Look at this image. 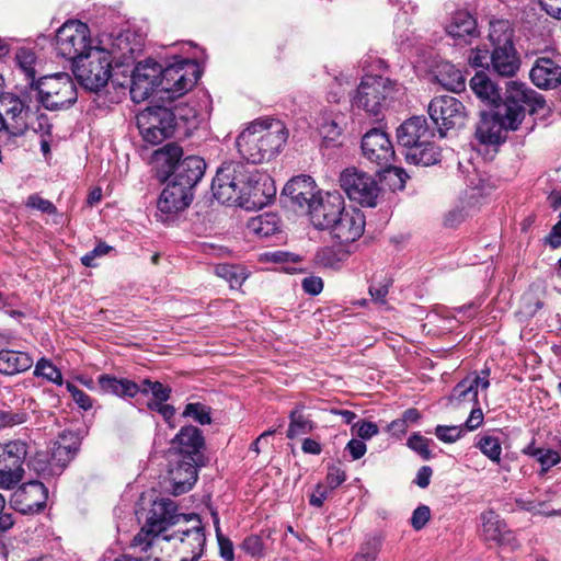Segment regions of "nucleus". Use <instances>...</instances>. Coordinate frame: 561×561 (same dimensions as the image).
Returning <instances> with one entry per match:
<instances>
[{"instance_id": "nucleus-1", "label": "nucleus", "mask_w": 561, "mask_h": 561, "mask_svg": "<svg viewBox=\"0 0 561 561\" xmlns=\"http://www.w3.org/2000/svg\"><path fill=\"white\" fill-rule=\"evenodd\" d=\"M214 197L222 204H237L247 209L265 206L275 196L272 179L254 165L241 161H226L211 182Z\"/></svg>"}, {"instance_id": "nucleus-2", "label": "nucleus", "mask_w": 561, "mask_h": 561, "mask_svg": "<svg viewBox=\"0 0 561 561\" xmlns=\"http://www.w3.org/2000/svg\"><path fill=\"white\" fill-rule=\"evenodd\" d=\"M546 106V100L530 87L519 81L506 83L505 98L491 114H482L476 137L484 145H500L508 130H516L526 111L535 113Z\"/></svg>"}, {"instance_id": "nucleus-3", "label": "nucleus", "mask_w": 561, "mask_h": 561, "mask_svg": "<svg viewBox=\"0 0 561 561\" xmlns=\"http://www.w3.org/2000/svg\"><path fill=\"white\" fill-rule=\"evenodd\" d=\"M198 78L197 65L188 59L165 68L153 59H146L138 62L133 71L130 96L134 102L140 103L161 87L159 92L173 100L191 90Z\"/></svg>"}, {"instance_id": "nucleus-4", "label": "nucleus", "mask_w": 561, "mask_h": 561, "mask_svg": "<svg viewBox=\"0 0 561 561\" xmlns=\"http://www.w3.org/2000/svg\"><path fill=\"white\" fill-rule=\"evenodd\" d=\"M193 517L199 516L180 514L173 500L159 499L153 502L145 525L133 539L131 547L139 552H164L172 542L171 535H184L185 529H190Z\"/></svg>"}, {"instance_id": "nucleus-5", "label": "nucleus", "mask_w": 561, "mask_h": 561, "mask_svg": "<svg viewBox=\"0 0 561 561\" xmlns=\"http://www.w3.org/2000/svg\"><path fill=\"white\" fill-rule=\"evenodd\" d=\"M287 137L288 133L280 121L264 118L252 122L243 129L236 145L240 156L253 165L275 157Z\"/></svg>"}, {"instance_id": "nucleus-6", "label": "nucleus", "mask_w": 561, "mask_h": 561, "mask_svg": "<svg viewBox=\"0 0 561 561\" xmlns=\"http://www.w3.org/2000/svg\"><path fill=\"white\" fill-rule=\"evenodd\" d=\"M0 122L2 128L12 136H22L33 130L42 136H49L51 124L48 116L37 105H32L27 93L0 95Z\"/></svg>"}, {"instance_id": "nucleus-7", "label": "nucleus", "mask_w": 561, "mask_h": 561, "mask_svg": "<svg viewBox=\"0 0 561 561\" xmlns=\"http://www.w3.org/2000/svg\"><path fill=\"white\" fill-rule=\"evenodd\" d=\"M182 156L183 149L175 144H168L157 150L153 156L157 176L161 182L172 181L193 193L205 173L206 162L198 156Z\"/></svg>"}, {"instance_id": "nucleus-8", "label": "nucleus", "mask_w": 561, "mask_h": 561, "mask_svg": "<svg viewBox=\"0 0 561 561\" xmlns=\"http://www.w3.org/2000/svg\"><path fill=\"white\" fill-rule=\"evenodd\" d=\"M31 90L36 92L37 102L50 112L68 110L78 99L76 83L66 72L41 77Z\"/></svg>"}, {"instance_id": "nucleus-9", "label": "nucleus", "mask_w": 561, "mask_h": 561, "mask_svg": "<svg viewBox=\"0 0 561 561\" xmlns=\"http://www.w3.org/2000/svg\"><path fill=\"white\" fill-rule=\"evenodd\" d=\"M514 31L507 20L490 22L489 38L493 45L491 65L502 77H513L520 67V59L515 49Z\"/></svg>"}, {"instance_id": "nucleus-10", "label": "nucleus", "mask_w": 561, "mask_h": 561, "mask_svg": "<svg viewBox=\"0 0 561 561\" xmlns=\"http://www.w3.org/2000/svg\"><path fill=\"white\" fill-rule=\"evenodd\" d=\"M398 83L381 75H366L352 98V106L378 116L393 98Z\"/></svg>"}, {"instance_id": "nucleus-11", "label": "nucleus", "mask_w": 561, "mask_h": 561, "mask_svg": "<svg viewBox=\"0 0 561 561\" xmlns=\"http://www.w3.org/2000/svg\"><path fill=\"white\" fill-rule=\"evenodd\" d=\"M113 58L107 47L98 46L90 54L72 65V71L78 82L91 92H99L106 87L112 77Z\"/></svg>"}, {"instance_id": "nucleus-12", "label": "nucleus", "mask_w": 561, "mask_h": 561, "mask_svg": "<svg viewBox=\"0 0 561 561\" xmlns=\"http://www.w3.org/2000/svg\"><path fill=\"white\" fill-rule=\"evenodd\" d=\"M89 26L80 21L64 23L56 33V49L60 56L72 65L94 49Z\"/></svg>"}, {"instance_id": "nucleus-13", "label": "nucleus", "mask_w": 561, "mask_h": 561, "mask_svg": "<svg viewBox=\"0 0 561 561\" xmlns=\"http://www.w3.org/2000/svg\"><path fill=\"white\" fill-rule=\"evenodd\" d=\"M176 114L165 106H150L137 116V126L145 141L161 144L173 135Z\"/></svg>"}, {"instance_id": "nucleus-14", "label": "nucleus", "mask_w": 561, "mask_h": 561, "mask_svg": "<svg viewBox=\"0 0 561 561\" xmlns=\"http://www.w3.org/2000/svg\"><path fill=\"white\" fill-rule=\"evenodd\" d=\"M340 184L350 199L365 207H375L380 194L377 180L356 168H348L340 175Z\"/></svg>"}, {"instance_id": "nucleus-15", "label": "nucleus", "mask_w": 561, "mask_h": 561, "mask_svg": "<svg viewBox=\"0 0 561 561\" xmlns=\"http://www.w3.org/2000/svg\"><path fill=\"white\" fill-rule=\"evenodd\" d=\"M427 112L442 137L445 136V130L461 128L467 121L465 105L451 95L434 98L428 104Z\"/></svg>"}, {"instance_id": "nucleus-16", "label": "nucleus", "mask_w": 561, "mask_h": 561, "mask_svg": "<svg viewBox=\"0 0 561 561\" xmlns=\"http://www.w3.org/2000/svg\"><path fill=\"white\" fill-rule=\"evenodd\" d=\"M27 456V444L21 439L0 444V484L7 489L16 485L23 478V463Z\"/></svg>"}, {"instance_id": "nucleus-17", "label": "nucleus", "mask_w": 561, "mask_h": 561, "mask_svg": "<svg viewBox=\"0 0 561 561\" xmlns=\"http://www.w3.org/2000/svg\"><path fill=\"white\" fill-rule=\"evenodd\" d=\"M344 208V198L339 192H327L319 194L317 199L309 205L307 213L314 228L329 230Z\"/></svg>"}, {"instance_id": "nucleus-18", "label": "nucleus", "mask_w": 561, "mask_h": 561, "mask_svg": "<svg viewBox=\"0 0 561 561\" xmlns=\"http://www.w3.org/2000/svg\"><path fill=\"white\" fill-rule=\"evenodd\" d=\"M490 369L484 368L480 374L473 373L460 380L448 396V405L460 409L465 405H479V389L486 390L490 387Z\"/></svg>"}, {"instance_id": "nucleus-19", "label": "nucleus", "mask_w": 561, "mask_h": 561, "mask_svg": "<svg viewBox=\"0 0 561 561\" xmlns=\"http://www.w3.org/2000/svg\"><path fill=\"white\" fill-rule=\"evenodd\" d=\"M320 192L310 175H298L289 180L283 188V197L285 204L293 207L296 211H308Z\"/></svg>"}, {"instance_id": "nucleus-20", "label": "nucleus", "mask_w": 561, "mask_h": 561, "mask_svg": "<svg viewBox=\"0 0 561 561\" xmlns=\"http://www.w3.org/2000/svg\"><path fill=\"white\" fill-rule=\"evenodd\" d=\"M364 157L380 168H388L394 159V150L388 134L373 128L362 139Z\"/></svg>"}, {"instance_id": "nucleus-21", "label": "nucleus", "mask_w": 561, "mask_h": 561, "mask_svg": "<svg viewBox=\"0 0 561 561\" xmlns=\"http://www.w3.org/2000/svg\"><path fill=\"white\" fill-rule=\"evenodd\" d=\"M191 520L192 525L190 529H185L184 535H171L172 542L164 551L172 548L183 554L182 558L195 561L203 553L206 536L201 518L193 517Z\"/></svg>"}, {"instance_id": "nucleus-22", "label": "nucleus", "mask_w": 561, "mask_h": 561, "mask_svg": "<svg viewBox=\"0 0 561 561\" xmlns=\"http://www.w3.org/2000/svg\"><path fill=\"white\" fill-rule=\"evenodd\" d=\"M204 465V460L193 462L184 457L171 455L168 473L173 494L180 495L190 491L197 480V468Z\"/></svg>"}, {"instance_id": "nucleus-23", "label": "nucleus", "mask_w": 561, "mask_h": 561, "mask_svg": "<svg viewBox=\"0 0 561 561\" xmlns=\"http://www.w3.org/2000/svg\"><path fill=\"white\" fill-rule=\"evenodd\" d=\"M365 217L358 209H346L336 218L329 231L332 238L341 243H351L359 239L364 232Z\"/></svg>"}, {"instance_id": "nucleus-24", "label": "nucleus", "mask_w": 561, "mask_h": 561, "mask_svg": "<svg viewBox=\"0 0 561 561\" xmlns=\"http://www.w3.org/2000/svg\"><path fill=\"white\" fill-rule=\"evenodd\" d=\"M205 440L202 431L193 425L183 426L172 440L173 456L190 460H204L203 447Z\"/></svg>"}, {"instance_id": "nucleus-25", "label": "nucleus", "mask_w": 561, "mask_h": 561, "mask_svg": "<svg viewBox=\"0 0 561 561\" xmlns=\"http://www.w3.org/2000/svg\"><path fill=\"white\" fill-rule=\"evenodd\" d=\"M433 137L434 131L428 128L423 116L411 117L397 129L398 144L405 150L419 144H424Z\"/></svg>"}, {"instance_id": "nucleus-26", "label": "nucleus", "mask_w": 561, "mask_h": 561, "mask_svg": "<svg viewBox=\"0 0 561 561\" xmlns=\"http://www.w3.org/2000/svg\"><path fill=\"white\" fill-rule=\"evenodd\" d=\"M529 77L539 89H556L561 84V66L551 58L538 57L530 69Z\"/></svg>"}, {"instance_id": "nucleus-27", "label": "nucleus", "mask_w": 561, "mask_h": 561, "mask_svg": "<svg viewBox=\"0 0 561 561\" xmlns=\"http://www.w3.org/2000/svg\"><path fill=\"white\" fill-rule=\"evenodd\" d=\"M318 130L327 147L340 145V138L346 126L344 113L334 110H324L318 118Z\"/></svg>"}, {"instance_id": "nucleus-28", "label": "nucleus", "mask_w": 561, "mask_h": 561, "mask_svg": "<svg viewBox=\"0 0 561 561\" xmlns=\"http://www.w3.org/2000/svg\"><path fill=\"white\" fill-rule=\"evenodd\" d=\"M168 184L161 192L157 207L162 214L171 215L184 210L193 201V193L184 187L176 185L172 181H165Z\"/></svg>"}, {"instance_id": "nucleus-29", "label": "nucleus", "mask_w": 561, "mask_h": 561, "mask_svg": "<svg viewBox=\"0 0 561 561\" xmlns=\"http://www.w3.org/2000/svg\"><path fill=\"white\" fill-rule=\"evenodd\" d=\"M481 522L480 537L485 542L503 543L510 534L507 525L493 510L484 511L479 517Z\"/></svg>"}, {"instance_id": "nucleus-30", "label": "nucleus", "mask_w": 561, "mask_h": 561, "mask_svg": "<svg viewBox=\"0 0 561 561\" xmlns=\"http://www.w3.org/2000/svg\"><path fill=\"white\" fill-rule=\"evenodd\" d=\"M142 49V42L138 38L135 32L129 30L119 32L111 42L107 51L111 57L114 58L116 55L119 58L128 59L135 54L140 53Z\"/></svg>"}, {"instance_id": "nucleus-31", "label": "nucleus", "mask_w": 561, "mask_h": 561, "mask_svg": "<svg viewBox=\"0 0 561 561\" xmlns=\"http://www.w3.org/2000/svg\"><path fill=\"white\" fill-rule=\"evenodd\" d=\"M78 446L76 443L65 445L62 442L57 440L53 444L48 458L47 473L49 476H59L67 465L75 458Z\"/></svg>"}, {"instance_id": "nucleus-32", "label": "nucleus", "mask_w": 561, "mask_h": 561, "mask_svg": "<svg viewBox=\"0 0 561 561\" xmlns=\"http://www.w3.org/2000/svg\"><path fill=\"white\" fill-rule=\"evenodd\" d=\"M98 383L102 392L121 398H134L140 391V387L135 381L106 374L99 376Z\"/></svg>"}, {"instance_id": "nucleus-33", "label": "nucleus", "mask_w": 561, "mask_h": 561, "mask_svg": "<svg viewBox=\"0 0 561 561\" xmlns=\"http://www.w3.org/2000/svg\"><path fill=\"white\" fill-rule=\"evenodd\" d=\"M408 163L430 167L440 161V149L431 139L404 151Z\"/></svg>"}, {"instance_id": "nucleus-34", "label": "nucleus", "mask_w": 561, "mask_h": 561, "mask_svg": "<svg viewBox=\"0 0 561 561\" xmlns=\"http://www.w3.org/2000/svg\"><path fill=\"white\" fill-rule=\"evenodd\" d=\"M33 358L24 352L12 350L0 351V373L12 376L30 369Z\"/></svg>"}, {"instance_id": "nucleus-35", "label": "nucleus", "mask_w": 561, "mask_h": 561, "mask_svg": "<svg viewBox=\"0 0 561 561\" xmlns=\"http://www.w3.org/2000/svg\"><path fill=\"white\" fill-rule=\"evenodd\" d=\"M446 32L459 42H467V37L477 34L476 20L466 11L456 12L446 26Z\"/></svg>"}, {"instance_id": "nucleus-36", "label": "nucleus", "mask_w": 561, "mask_h": 561, "mask_svg": "<svg viewBox=\"0 0 561 561\" xmlns=\"http://www.w3.org/2000/svg\"><path fill=\"white\" fill-rule=\"evenodd\" d=\"M436 80L446 90L458 92L465 89L462 72L450 62H442L436 70Z\"/></svg>"}, {"instance_id": "nucleus-37", "label": "nucleus", "mask_w": 561, "mask_h": 561, "mask_svg": "<svg viewBox=\"0 0 561 561\" xmlns=\"http://www.w3.org/2000/svg\"><path fill=\"white\" fill-rule=\"evenodd\" d=\"M470 88L482 101L495 103L500 100V93L495 84L483 71L477 72L470 80Z\"/></svg>"}, {"instance_id": "nucleus-38", "label": "nucleus", "mask_w": 561, "mask_h": 561, "mask_svg": "<svg viewBox=\"0 0 561 561\" xmlns=\"http://www.w3.org/2000/svg\"><path fill=\"white\" fill-rule=\"evenodd\" d=\"M304 404H297L289 413L287 437L293 439L299 435L308 434L313 428V422L304 414Z\"/></svg>"}, {"instance_id": "nucleus-39", "label": "nucleus", "mask_w": 561, "mask_h": 561, "mask_svg": "<svg viewBox=\"0 0 561 561\" xmlns=\"http://www.w3.org/2000/svg\"><path fill=\"white\" fill-rule=\"evenodd\" d=\"M15 61L21 70L24 73L26 80L28 81L30 88H33L37 82L36 80V62L37 58L33 50L27 48H20L15 54Z\"/></svg>"}, {"instance_id": "nucleus-40", "label": "nucleus", "mask_w": 561, "mask_h": 561, "mask_svg": "<svg viewBox=\"0 0 561 561\" xmlns=\"http://www.w3.org/2000/svg\"><path fill=\"white\" fill-rule=\"evenodd\" d=\"M24 495L34 500L27 506L30 510L42 511L46 505V500L48 497V490L41 481L34 480L24 484L23 488Z\"/></svg>"}, {"instance_id": "nucleus-41", "label": "nucleus", "mask_w": 561, "mask_h": 561, "mask_svg": "<svg viewBox=\"0 0 561 561\" xmlns=\"http://www.w3.org/2000/svg\"><path fill=\"white\" fill-rule=\"evenodd\" d=\"M249 228L259 237H268L278 231V218L273 214H262L250 220Z\"/></svg>"}, {"instance_id": "nucleus-42", "label": "nucleus", "mask_w": 561, "mask_h": 561, "mask_svg": "<svg viewBox=\"0 0 561 561\" xmlns=\"http://www.w3.org/2000/svg\"><path fill=\"white\" fill-rule=\"evenodd\" d=\"M216 274L226 279L231 288L240 287L247 279L244 268L233 264H220L215 268Z\"/></svg>"}, {"instance_id": "nucleus-43", "label": "nucleus", "mask_w": 561, "mask_h": 561, "mask_svg": "<svg viewBox=\"0 0 561 561\" xmlns=\"http://www.w3.org/2000/svg\"><path fill=\"white\" fill-rule=\"evenodd\" d=\"M211 517L214 522L220 556L225 561H233V545L232 541L229 538L225 537L224 534L221 533L218 513L213 511Z\"/></svg>"}, {"instance_id": "nucleus-44", "label": "nucleus", "mask_w": 561, "mask_h": 561, "mask_svg": "<svg viewBox=\"0 0 561 561\" xmlns=\"http://www.w3.org/2000/svg\"><path fill=\"white\" fill-rule=\"evenodd\" d=\"M479 449L483 455H485L490 460L494 462H500L502 446L501 442L497 437L491 435H484L478 442Z\"/></svg>"}, {"instance_id": "nucleus-45", "label": "nucleus", "mask_w": 561, "mask_h": 561, "mask_svg": "<svg viewBox=\"0 0 561 561\" xmlns=\"http://www.w3.org/2000/svg\"><path fill=\"white\" fill-rule=\"evenodd\" d=\"M34 375L43 377L56 385H62V375L60 370L46 358H42L36 363Z\"/></svg>"}, {"instance_id": "nucleus-46", "label": "nucleus", "mask_w": 561, "mask_h": 561, "mask_svg": "<svg viewBox=\"0 0 561 561\" xmlns=\"http://www.w3.org/2000/svg\"><path fill=\"white\" fill-rule=\"evenodd\" d=\"M183 416L192 417L202 425L210 424V409L199 402L186 404Z\"/></svg>"}, {"instance_id": "nucleus-47", "label": "nucleus", "mask_w": 561, "mask_h": 561, "mask_svg": "<svg viewBox=\"0 0 561 561\" xmlns=\"http://www.w3.org/2000/svg\"><path fill=\"white\" fill-rule=\"evenodd\" d=\"M529 456L537 458L541 465L542 472H547L561 461L560 454L553 449H535L534 451H529Z\"/></svg>"}, {"instance_id": "nucleus-48", "label": "nucleus", "mask_w": 561, "mask_h": 561, "mask_svg": "<svg viewBox=\"0 0 561 561\" xmlns=\"http://www.w3.org/2000/svg\"><path fill=\"white\" fill-rule=\"evenodd\" d=\"M241 550L247 554L261 558L265 553V547L262 538L257 535H250L245 537L240 546Z\"/></svg>"}, {"instance_id": "nucleus-49", "label": "nucleus", "mask_w": 561, "mask_h": 561, "mask_svg": "<svg viewBox=\"0 0 561 561\" xmlns=\"http://www.w3.org/2000/svg\"><path fill=\"white\" fill-rule=\"evenodd\" d=\"M463 433L462 425H437L435 428L436 437L444 443H455L462 437Z\"/></svg>"}, {"instance_id": "nucleus-50", "label": "nucleus", "mask_w": 561, "mask_h": 561, "mask_svg": "<svg viewBox=\"0 0 561 561\" xmlns=\"http://www.w3.org/2000/svg\"><path fill=\"white\" fill-rule=\"evenodd\" d=\"M430 443H432L431 439L414 433L411 435L408 439V446L417 453L423 459L428 460L432 457V453L428 448Z\"/></svg>"}, {"instance_id": "nucleus-51", "label": "nucleus", "mask_w": 561, "mask_h": 561, "mask_svg": "<svg viewBox=\"0 0 561 561\" xmlns=\"http://www.w3.org/2000/svg\"><path fill=\"white\" fill-rule=\"evenodd\" d=\"M144 385H148V388H140V393L147 394L152 393L153 399L168 401L171 396V388L162 385L160 381H151L150 379H144Z\"/></svg>"}, {"instance_id": "nucleus-52", "label": "nucleus", "mask_w": 561, "mask_h": 561, "mask_svg": "<svg viewBox=\"0 0 561 561\" xmlns=\"http://www.w3.org/2000/svg\"><path fill=\"white\" fill-rule=\"evenodd\" d=\"M27 419V413L23 411L0 410V430L23 424Z\"/></svg>"}, {"instance_id": "nucleus-53", "label": "nucleus", "mask_w": 561, "mask_h": 561, "mask_svg": "<svg viewBox=\"0 0 561 561\" xmlns=\"http://www.w3.org/2000/svg\"><path fill=\"white\" fill-rule=\"evenodd\" d=\"M392 285L390 278L385 277L381 282L371 284L369 286V295L371 300L379 305H386V297L389 293V288Z\"/></svg>"}, {"instance_id": "nucleus-54", "label": "nucleus", "mask_w": 561, "mask_h": 561, "mask_svg": "<svg viewBox=\"0 0 561 561\" xmlns=\"http://www.w3.org/2000/svg\"><path fill=\"white\" fill-rule=\"evenodd\" d=\"M66 388L78 407L84 411L92 408V399L84 391L79 389L72 382H67Z\"/></svg>"}, {"instance_id": "nucleus-55", "label": "nucleus", "mask_w": 561, "mask_h": 561, "mask_svg": "<svg viewBox=\"0 0 561 561\" xmlns=\"http://www.w3.org/2000/svg\"><path fill=\"white\" fill-rule=\"evenodd\" d=\"M26 206L49 215L57 213L56 206L50 201L42 198L37 194H32L28 196Z\"/></svg>"}, {"instance_id": "nucleus-56", "label": "nucleus", "mask_w": 561, "mask_h": 561, "mask_svg": "<svg viewBox=\"0 0 561 561\" xmlns=\"http://www.w3.org/2000/svg\"><path fill=\"white\" fill-rule=\"evenodd\" d=\"M430 518H431L430 507L427 505H420L412 513L411 526L415 530H421L428 523Z\"/></svg>"}, {"instance_id": "nucleus-57", "label": "nucleus", "mask_w": 561, "mask_h": 561, "mask_svg": "<svg viewBox=\"0 0 561 561\" xmlns=\"http://www.w3.org/2000/svg\"><path fill=\"white\" fill-rule=\"evenodd\" d=\"M344 84L350 85V81L346 77L341 76V77L334 78V82L328 92L329 102H335V103L340 102V100L345 94Z\"/></svg>"}, {"instance_id": "nucleus-58", "label": "nucleus", "mask_w": 561, "mask_h": 561, "mask_svg": "<svg viewBox=\"0 0 561 561\" xmlns=\"http://www.w3.org/2000/svg\"><path fill=\"white\" fill-rule=\"evenodd\" d=\"M112 250V247L104 242H100L92 251L88 252L81 257V263L87 267L95 266L94 260L107 254Z\"/></svg>"}, {"instance_id": "nucleus-59", "label": "nucleus", "mask_w": 561, "mask_h": 561, "mask_svg": "<svg viewBox=\"0 0 561 561\" xmlns=\"http://www.w3.org/2000/svg\"><path fill=\"white\" fill-rule=\"evenodd\" d=\"M301 287L306 294L317 296L323 289V280L319 276L309 275L301 280Z\"/></svg>"}, {"instance_id": "nucleus-60", "label": "nucleus", "mask_w": 561, "mask_h": 561, "mask_svg": "<svg viewBox=\"0 0 561 561\" xmlns=\"http://www.w3.org/2000/svg\"><path fill=\"white\" fill-rule=\"evenodd\" d=\"M356 435L362 439H369L378 434V426L374 422L363 421L353 426Z\"/></svg>"}, {"instance_id": "nucleus-61", "label": "nucleus", "mask_w": 561, "mask_h": 561, "mask_svg": "<svg viewBox=\"0 0 561 561\" xmlns=\"http://www.w3.org/2000/svg\"><path fill=\"white\" fill-rule=\"evenodd\" d=\"M346 479L344 470L339 467H330L327 474V486L332 491L340 486Z\"/></svg>"}, {"instance_id": "nucleus-62", "label": "nucleus", "mask_w": 561, "mask_h": 561, "mask_svg": "<svg viewBox=\"0 0 561 561\" xmlns=\"http://www.w3.org/2000/svg\"><path fill=\"white\" fill-rule=\"evenodd\" d=\"M331 493V490L323 483H318L310 495L309 503L312 506L321 507Z\"/></svg>"}, {"instance_id": "nucleus-63", "label": "nucleus", "mask_w": 561, "mask_h": 561, "mask_svg": "<svg viewBox=\"0 0 561 561\" xmlns=\"http://www.w3.org/2000/svg\"><path fill=\"white\" fill-rule=\"evenodd\" d=\"M543 243L553 250L561 247V214L559 215V221L553 225L549 234L545 237Z\"/></svg>"}, {"instance_id": "nucleus-64", "label": "nucleus", "mask_w": 561, "mask_h": 561, "mask_svg": "<svg viewBox=\"0 0 561 561\" xmlns=\"http://www.w3.org/2000/svg\"><path fill=\"white\" fill-rule=\"evenodd\" d=\"M543 243L553 250L561 247V214L559 215V221L553 225L549 234L545 237Z\"/></svg>"}]
</instances>
